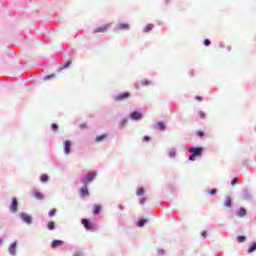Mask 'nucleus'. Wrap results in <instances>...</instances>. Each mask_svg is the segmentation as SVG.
<instances>
[{
  "instance_id": "25",
  "label": "nucleus",
  "mask_w": 256,
  "mask_h": 256,
  "mask_svg": "<svg viewBox=\"0 0 256 256\" xmlns=\"http://www.w3.org/2000/svg\"><path fill=\"white\" fill-rule=\"evenodd\" d=\"M47 228L49 229V231H53V229H55V222L53 221L48 222Z\"/></svg>"
},
{
  "instance_id": "17",
  "label": "nucleus",
  "mask_w": 256,
  "mask_h": 256,
  "mask_svg": "<svg viewBox=\"0 0 256 256\" xmlns=\"http://www.w3.org/2000/svg\"><path fill=\"white\" fill-rule=\"evenodd\" d=\"M105 139H107V133H104L100 136H97L95 139L96 143H101V141H105Z\"/></svg>"
},
{
  "instance_id": "4",
  "label": "nucleus",
  "mask_w": 256,
  "mask_h": 256,
  "mask_svg": "<svg viewBox=\"0 0 256 256\" xmlns=\"http://www.w3.org/2000/svg\"><path fill=\"white\" fill-rule=\"evenodd\" d=\"M129 97H131V94L129 92H124L122 94L115 96L114 101H125V99H129Z\"/></svg>"
},
{
  "instance_id": "10",
  "label": "nucleus",
  "mask_w": 256,
  "mask_h": 256,
  "mask_svg": "<svg viewBox=\"0 0 256 256\" xmlns=\"http://www.w3.org/2000/svg\"><path fill=\"white\" fill-rule=\"evenodd\" d=\"M144 85H151V82L149 80H142L141 82H137L135 84V88L141 89V87H144Z\"/></svg>"
},
{
  "instance_id": "29",
  "label": "nucleus",
  "mask_w": 256,
  "mask_h": 256,
  "mask_svg": "<svg viewBox=\"0 0 256 256\" xmlns=\"http://www.w3.org/2000/svg\"><path fill=\"white\" fill-rule=\"evenodd\" d=\"M197 135H198V137H200V139H203V137H205V132L199 130V131L197 132Z\"/></svg>"
},
{
  "instance_id": "38",
  "label": "nucleus",
  "mask_w": 256,
  "mask_h": 256,
  "mask_svg": "<svg viewBox=\"0 0 256 256\" xmlns=\"http://www.w3.org/2000/svg\"><path fill=\"white\" fill-rule=\"evenodd\" d=\"M69 65H71V60L68 61V63L65 66L62 67V69H67V67H69Z\"/></svg>"
},
{
  "instance_id": "9",
  "label": "nucleus",
  "mask_w": 256,
  "mask_h": 256,
  "mask_svg": "<svg viewBox=\"0 0 256 256\" xmlns=\"http://www.w3.org/2000/svg\"><path fill=\"white\" fill-rule=\"evenodd\" d=\"M11 201L12 204L10 205V211H12L13 213H17V198H12Z\"/></svg>"
},
{
  "instance_id": "41",
  "label": "nucleus",
  "mask_w": 256,
  "mask_h": 256,
  "mask_svg": "<svg viewBox=\"0 0 256 256\" xmlns=\"http://www.w3.org/2000/svg\"><path fill=\"white\" fill-rule=\"evenodd\" d=\"M201 235H202V237L206 238V237H207V231H205V230L202 231V234H201Z\"/></svg>"
},
{
  "instance_id": "32",
  "label": "nucleus",
  "mask_w": 256,
  "mask_h": 256,
  "mask_svg": "<svg viewBox=\"0 0 256 256\" xmlns=\"http://www.w3.org/2000/svg\"><path fill=\"white\" fill-rule=\"evenodd\" d=\"M142 141H144L145 143H149V141H151V137L149 136H144Z\"/></svg>"
},
{
  "instance_id": "46",
  "label": "nucleus",
  "mask_w": 256,
  "mask_h": 256,
  "mask_svg": "<svg viewBox=\"0 0 256 256\" xmlns=\"http://www.w3.org/2000/svg\"><path fill=\"white\" fill-rule=\"evenodd\" d=\"M74 256H80L79 254H74Z\"/></svg>"
},
{
  "instance_id": "45",
  "label": "nucleus",
  "mask_w": 256,
  "mask_h": 256,
  "mask_svg": "<svg viewBox=\"0 0 256 256\" xmlns=\"http://www.w3.org/2000/svg\"><path fill=\"white\" fill-rule=\"evenodd\" d=\"M228 51H231V46L228 47Z\"/></svg>"
},
{
  "instance_id": "7",
  "label": "nucleus",
  "mask_w": 256,
  "mask_h": 256,
  "mask_svg": "<svg viewBox=\"0 0 256 256\" xmlns=\"http://www.w3.org/2000/svg\"><path fill=\"white\" fill-rule=\"evenodd\" d=\"M88 184H83V187L80 189L81 197H89V189L87 188Z\"/></svg>"
},
{
  "instance_id": "1",
  "label": "nucleus",
  "mask_w": 256,
  "mask_h": 256,
  "mask_svg": "<svg viewBox=\"0 0 256 256\" xmlns=\"http://www.w3.org/2000/svg\"><path fill=\"white\" fill-rule=\"evenodd\" d=\"M95 177H97V172L92 171L88 173L82 180L83 185H89V183H91Z\"/></svg>"
},
{
  "instance_id": "42",
  "label": "nucleus",
  "mask_w": 256,
  "mask_h": 256,
  "mask_svg": "<svg viewBox=\"0 0 256 256\" xmlns=\"http://www.w3.org/2000/svg\"><path fill=\"white\" fill-rule=\"evenodd\" d=\"M196 100H197V101H203V97H201V96H196Z\"/></svg>"
},
{
  "instance_id": "37",
  "label": "nucleus",
  "mask_w": 256,
  "mask_h": 256,
  "mask_svg": "<svg viewBox=\"0 0 256 256\" xmlns=\"http://www.w3.org/2000/svg\"><path fill=\"white\" fill-rule=\"evenodd\" d=\"M145 201H146L145 198L140 199L139 200L140 205H145Z\"/></svg>"
},
{
  "instance_id": "6",
  "label": "nucleus",
  "mask_w": 256,
  "mask_h": 256,
  "mask_svg": "<svg viewBox=\"0 0 256 256\" xmlns=\"http://www.w3.org/2000/svg\"><path fill=\"white\" fill-rule=\"evenodd\" d=\"M141 117H143V114H141V112H138V111H134L130 114V118L133 121H139V119H141Z\"/></svg>"
},
{
  "instance_id": "33",
  "label": "nucleus",
  "mask_w": 256,
  "mask_h": 256,
  "mask_svg": "<svg viewBox=\"0 0 256 256\" xmlns=\"http://www.w3.org/2000/svg\"><path fill=\"white\" fill-rule=\"evenodd\" d=\"M204 45H205L206 47H209V45H211V40H210V39L204 40Z\"/></svg>"
},
{
  "instance_id": "12",
  "label": "nucleus",
  "mask_w": 256,
  "mask_h": 256,
  "mask_svg": "<svg viewBox=\"0 0 256 256\" xmlns=\"http://www.w3.org/2000/svg\"><path fill=\"white\" fill-rule=\"evenodd\" d=\"M20 217L22 221H24V223H31V221L33 220L29 214L25 213L20 214Z\"/></svg>"
},
{
  "instance_id": "15",
  "label": "nucleus",
  "mask_w": 256,
  "mask_h": 256,
  "mask_svg": "<svg viewBox=\"0 0 256 256\" xmlns=\"http://www.w3.org/2000/svg\"><path fill=\"white\" fill-rule=\"evenodd\" d=\"M61 245H63V241L61 240H53L51 247L52 249H56V247H61Z\"/></svg>"
},
{
  "instance_id": "23",
  "label": "nucleus",
  "mask_w": 256,
  "mask_h": 256,
  "mask_svg": "<svg viewBox=\"0 0 256 256\" xmlns=\"http://www.w3.org/2000/svg\"><path fill=\"white\" fill-rule=\"evenodd\" d=\"M154 25L153 24H148L145 28H144V33H149L150 31L153 30Z\"/></svg>"
},
{
  "instance_id": "5",
  "label": "nucleus",
  "mask_w": 256,
  "mask_h": 256,
  "mask_svg": "<svg viewBox=\"0 0 256 256\" xmlns=\"http://www.w3.org/2000/svg\"><path fill=\"white\" fill-rule=\"evenodd\" d=\"M81 223L83 227H85V229H87L88 231H91L93 229V223H91L89 220L82 219Z\"/></svg>"
},
{
  "instance_id": "44",
  "label": "nucleus",
  "mask_w": 256,
  "mask_h": 256,
  "mask_svg": "<svg viewBox=\"0 0 256 256\" xmlns=\"http://www.w3.org/2000/svg\"><path fill=\"white\" fill-rule=\"evenodd\" d=\"M52 76H46L45 79H51Z\"/></svg>"
},
{
  "instance_id": "24",
  "label": "nucleus",
  "mask_w": 256,
  "mask_h": 256,
  "mask_svg": "<svg viewBox=\"0 0 256 256\" xmlns=\"http://www.w3.org/2000/svg\"><path fill=\"white\" fill-rule=\"evenodd\" d=\"M256 251V242H254L252 245L248 248V253H253Z\"/></svg>"
},
{
  "instance_id": "43",
  "label": "nucleus",
  "mask_w": 256,
  "mask_h": 256,
  "mask_svg": "<svg viewBox=\"0 0 256 256\" xmlns=\"http://www.w3.org/2000/svg\"><path fill=\"white\" fill-rule=\"evenodd\" d=\"M3 245V239L0 238V246Z\"/></svg>"
},
{
  "instance_id": "34",
  "label": "nucleus",
  "mask_w": 256,
  "mask_h": 256,
  "mask_svg": "<svg viewBox=\"0 0 256 256\" xmlns=\"http://www.w3.org/2000/svg\"><path fill=\"white\" fill-rule=\"evenodd\" d=\"M195 159H197V156L195 154L189 156V161H195Z\"/></svg>"
},
{
  "instance_id": "31",
  "label": "nucleus",
  "mask_w": 256,
  "mask_h": 256,
  "mask_svg": "<svg viewBox=\"0 0 256 256\" xmlns=\"http://www.w3.org/2000/svg\"><path fill=\"white\" fill-rule=\"evenodd\" d=\"M52 131H57L59 129V125H57L56 123L52 124Z\"/></svg>"
},
{
  "instance_id": "35",
  "label": "nucleus",
  "mask_w": 256,
  "mask_h": 256,
  "mask_svg": "<svg viewBox=\"0 0 256 256\" xmlns=\"http://www.w3.org/2000/svg\"><path fill=\"white\" fill-rule=\"evenodd\" d=\"M210 195H217V189H212L211 191H210Z\"/></svg>"
},
{
  "instance_id": "14",
  "label": "nucleus",
  "mask_w": 256,
  "mask_h": 256,
  "mask_svg": "<svg viewBox=\"0 0 256 256\" xmlns=\"http://www.w3.org/2000/svg\"><path fill=\"white\" fill-rule=\"evenodd\" d=\"M17 247V242H13L10 246H9V249H8V251H9V253H10V255H13V256H15V248Z\"/></svg>"
},
{
  "instance_id": "16",
  "label": "nucleus",
  "mask_w": 256,
  "mask_h": 256,
  "mask_svg": "<svg viewBox=\"0 0 256 256\" xmlns=\"http://www.w3.org/2000/svg\"><path fill=\"white\" fill-rule=\"evenodd\" d=\"M33 195L36 199H38V201H41L44 198L43 194L37 190L33 191Z\"/></svg>"
},
{
  "instance_id": "36",
  "label": "nucleus",
  "mask_w": 256,
  "mask_h": 256,
  "mask_svg": "<svg viewBox=\"0 0 256 256\" xmlns=\"http://www.w3.org/2000/svg\"><path fill=\"white\" fill-rule=\"evenodd\" d=\"M175 155H177V153L175 151H171L169 153V157H175Z\"/></svg>"
},
{
  "instance_id": "40",
  "label": "nucleus",
  "mask_w": 256,
  "mask_h": 256,
  "mask_svg": "<svg viewBox=\"0 0 256 256\" xmlns=\"http://www.w3.org/2000/svg\"><path fill=\"white\" fill-rule=\"evenodd\" d=\"M80 127H81V129H86L87 124L86 123L80 124Z\"/></svg>"
},
{
  "instance_id": "22",
  "label": "nucleus",
  "mask_w": 256,
  "mask_h": 256,
  "mask_svg": "<svg viewBox=\"0 0 256 256\" xmlns=\"http://www.w3.org/2000/svg\"><path fill=\"white\" fill-rule=\"evenodd\" d=\"M144 193H145V189L143 187L138 188L136 191V195L138 197H141V195H144Z\"/></svg>"
},
{
  "instance_id": "20",
  "label": "nucleus",
  "mask_w": 256,
  "mask_h": 256,
  "mask_svg": "<svg viewBox=\"0 0 256 256\" xmlns=\"http://www.w3.org/2000/svg\"><path fill=\"white\" fill-rule=\"evenodd\" d=\"M224 205H225V207H229V208H231L233 206L231 197H229V196L226 197Z\"/></svg>"
},
{
  "instance_id": "3",
  "label": "nucleus",
  "mask_w": 256,
  "mask_h": 256,
  "mask_svg": "<svg viewBox=\"0 0 256 256\" xmlns=\"http://www.w3.org/2000/svg\"><path fill=\"white\" fill-rule=\"evenodd\" d=\"M188 153H192V155H196V157H201L203 153V148L201 147H192L188 149Z\"/></svg>"
},
{
  "instance_id": "8",
  "label": "nucleus",
  "mask_w": 256,
  "mask_h": 256,
  "mask_svg": "<svg viewBox=\"0 0 256 256\" xmlns=\"http://www.w3.org/2000/svg\"><path fill=\"white\" fill-rule=\"evenodd\" d=\"M70 152H71V141L66 140V141L64 142V153H65L66 155H69Z\"/></svg>"
},
{
  "instance_id": "19",
  "label": "nucleus",
  "mask_w": 256,
  "mask_h": 256,
  "mask_svg": "<svg viewBox=\"0 0 256 256\" xmlns=\"http://www.w3.org/2000/svg\"><path fill=\"white\" fill-rule=\"evenodd\" d=\"M156 127H158L159 131H165V122H157Z\"/></svg>"
},
{
  "instance_id": "30",
  "label": "nucleus",
  "mask_w": 256,
  "mask_h": 256,
  "mask_svg": "<svg viewBox=\"0 0 256 256\" xmlns=\"http://www.w3.org/2000/svg\"><path fill=\"white\" fill-rule=\"evenodd\" d=\"M55 213H57V209L54 208L49 212V217H54Z\"/></svg>"
},
{
  "instance_id": "11",
  "label": "nucleus",
  "mask_w": 256,
  "mask_h": 256,
  "mask_svg": "<svg viewBox=\"0 0 256 256\" xmlns=\"http://www.w3.org/2000/svg\"><path fill=\"white\" fill-rule=\"evenodd\" d=\"M103 207L100 204H95L93 209H92V213L94 215H99L102 211Z\"/></svg>"
},
{
  "instance_id": "18",
  "label": "nucleus",
  "mask_w": 256,
  "mask_h": 256,
  "mask_svg": "<svg viewBox=\"0 0 256 256\" xmlns=\"http://www.w3.org/2000/svg\"><path fill=\"white\" fill-rule=\"evenodd\" d=\"M247 215V210L245 208H240L239 211L237 212L238 217H245Z\"/></svg>"
},
{
  "instance_id": "26",
  "label": "nucleus",
  "mask_w": 256,
  "mask_h": 256,
  "mask_svg": "<svg viewBox=\"0 0 256 256\" xmlns=\"http://www.w3.org/2000/svg\"><path fill=\"white\" fill-rule=\"evenodd\" d=\"M147 223V219H141L138 222V227H143V225H145Z\"/></svg>"
},
{
  "instance_id": "13",
  "label": "nucleus",
  "mask_w": 256,
  "mask_h": 256,
  "mask_svg": "<svg viewBox=\"0 0 256 256\" xmlns=\"http://www.w3.org/2000/svg\"><path fill=\"white\" fill-rule=\"evenodd\" d=\"M117 31H123L129 29V23H120L116 26Z\"/></svg>"
},
{
  "instance_id": "27",
  "label": "nucleus",
  "mask_w": 256,
  "mask_h": 256,
  "mask_svg": "<svg viewBox=\"0 0 256 256\" xmlns=\"http://www.w3.org/2000/svg\"><path fill=\"white\" fill-rule=\"evenodd\" d=\"M247 238L245 236H238L237 237V241L238 243H244V241L246 240Z\"/></svg>"
},
{
  "instance_id": "28",
  "label": "nucleus",
  "mask_w": 256,
  "mask_h": 256,
  "mask_svg": "<svg viewBox=\"0 0 256 256\" xmlns=\"http://www.w3.org/2000/svg\"><path fill=\"white\" fill-rule=\"evenodd\" d=\"M198 116H199V119H205L206 114H205V112H203V111H199V112H198Z\"/></svg>"
},
{
  "instance_id": "21",
  "label": "nucleus",
  "mask_w": 256,
  "mask_h": 256,
  "mask_svg": "<svg viewBox=\"0 0 256 256\" xmlns=\"http://www.w3.org/2000/svg\"><path fill=\"white\" fill-rule=\"evenodd\" d=\"M40 181L41 183H47L49 181V176L47 174H42Z\"/></svg>"
},
{
  "instance_id": "39",
  "label": "nucleus",
  "mask_w": 256,
  "mask_h": 256,
  "mask_svg": "<svg viewBox=\"0 0 256 256\" xmlns=\"http://www.w3.org/2000/svg\"><path fill=\"white\" fill-rule=\"evenodd\" d=\"M231 185H237V178H234L231 182Z\"/></svg>"
},
{
  "instance_id": "2",
  "label": "nucleus",
  "mask_w": 256,
  "mask_h": 256,
  "mask_svg": "<svg viewBox=\"0 0 256 256\" xmlns=\"http://www.w3.org/2000/svg\"><path fill=\"white\" fill-rule=\"evenodd\" d=\"M110 27H111V24H104V25L101 26V27L95 28V29L93 30V33H94V34H95V33H107V31H109Z\"/></svg>"
}]
</instances>
